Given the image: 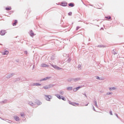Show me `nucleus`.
Masks as SVG:
<instances>
[{
    "label": "nucleus",
    "instance_id": "f257e3e1",
    "mask_svg": "<svg viewBox=\"0 0 124 124\" xmlns=\"http://www.w3.org/2000/svg\"><path fill=\"white\" fill-rule=\"evenodd\" d=\"M54 87L53 84H49L48 85H46L43 87V89L45 90H48V89H50V88H53Z\"/></svg>",
    "mask_w": 124,
    "mask_h": 124
},
{
    "label": "nucleus",
    "instance_id": "f03ea898",
    "mask_svg": "<svg viewBox=\"0 0 124 124\" xmlns=\"http://www.w3.org/2000/svg\"><path fill=\"white\" fill-rule=\"evenodd\" d=\"M51 65L52 66V67H54L55 68V69H56L57 70H62V68H60V67H58V66H57L56 65L51 64Z\"/></svg>",
    "mask_w": 124,
    "mask_h": 124
},
{
    "label": "nucleus",
    "instance_id": "7ed1b4c3",
    "mask_svg": "<svg viewBox=\"0 0 124 124\" xmlns=\"http://www.w3.org/2000/svg\"><path fill=\"white\" fill-rule=\"evenodd\" d=\"M28 104H29V105H30V106H32V107H33V108H36V106L35 104L32 103V102H29L28 103Z\"/></svg>",
    "mask_w": 124,
    "mask_h": 124
},
{
    "label": "nucleus",
    "instance_id": "20e7f679",
    "mask_svg": "<svg viewBox=\"0 0 124 124\" xmlns=\"http://www.w3.org/2000/svg\"><path fill=\"white\" fill-rule=\"evenodd\" d=\"M45 96L46 100H47V101H50V100H51V97H52V96L45 95Z\"/></svg>",
    "mask_w": 124,
    "mask_h": 124
},
{
    "label": "nucleus",
    "instance_id": "39448f33",
    "mask_svg": "<svg viewBox=\"0 0 124 124\" xmlns=\"http://www.w3.org/2000/svg\"><path fill=\"white\" fill-rule=\"evenodd\" d=\"M7 102H8V100L7 99H4V100L0 102V104H6Z\"/></svg>",
    "mask_w": 124,
    "mask_h": 124
},
{
    "label": "nucleus",
    "instance_id": "423d86ee",
    "mask_svg": "<svg viewBox=\"0 0 124 124\" xmlns=\"http://www.w3.org/2000/svg\"><path fill=\"white\" fill-rule=\"evenodd\" d=\"M14 76V74L10 73L7 75L6 78H7L8 79H10V78H11V77H12V76Z\"/></svg>",
    "mask_w": 124,
    "mask_h": 124
},
{
    "label": "nucleus",
    "instance_id": "0eeeda50",
    "mask_svg": "<svg viewBox=\"0 0 124 124\" xmlns=\"http://www.w3.org/2000/svg\"><path fill=\"white\" fill-rule=\"evenodd\" d=\"M14 119L16 122H19L20 121V118L17 116H14Z\"/></svg>",
    "mask_w": 124,
    "mask_h": 124
},
{
    "label": "nucleus",
    "instance_id": "6e6552de",
    "mask_svg": "<svg viewBox=\"0 0 124 124\" xmlns=\"http://www.w3.org/2000/svg\"><path fill=\"white\" fill-rule=\"evenodd\" d=\"M50 78V77L45 78H44L41 79L40 81V82H42V81H46V80H49Z\"/></svg>",
    "mask_w": 124,
    "mask_h": 124
},
{
    "label": "nucleus",
    "instance_id": "1a4fd4ad",
    "mask_svg": "<svg viewBox=\"0 0 124 124\" xmlns=\"http://www.w3.org/2000/svg\"><path fill=\"white\" fill-rule=\"evenodd\" d=\"M69 104H70L71 105H73V106H76V105H79V104H78V103H73L70 101L69 102Z\"/></svg>",
    "mask_w": 124,
    "mask_h": 124
},
{
    "label": "nucleus",
    "instance_id": "9d476101",
    "mask_svg": "<svg viewBox=\"0 0 124 124\" xmlns=\"http://www.w3.org/2000/svg\"><path fill=\"white\" fill-rule=\"evenodd\" d=\"M80 80L81 78H74V82H78V81H80Z\"/></svg>",
    "mask_w": 124,
    "mask_h": 124
},
{
    "label": "nucleus",
    "instance_id": "9b49d317",
    "mask_svg": "<svg viewBox=\"0 0 124 124\" xmlns=\"http://www.w3.org/2000/svg\"><path fill=\"white\" fill-rule=\"evenodd\" d=\"M1 54L3 55H8V54H9V51L8 50H5L4 52H2Z\"/></svg>",
    "mask_w": 124,
    "mask_h": 124
},
{
    "label": "nucleus",
    "instance_id": "f8f14e48",
    "mask_svg": "<svg viewBox=\"0 0 124 124\" xmlns=\"http://www.w3.org/2000/svg\"><path fill=\"white\" fill-rule=\"evenodd\" d=\"M41 67H49V65L45 64V63H42L41 64Z\"/></svg>",
    "mask_w": 124,
    "mask_h": 124
},
{
    "label": "nucleus",
    "instance_id": "ddd939ff",
    "mask_svg": "<svg viewBox=\"0 0 124 124\" xmlns=\"http://www.w3.org/2000/svg\"><path fill=\"white\" fill-rule=\"evenodd\" d=\"M67 81H68V82H74V78H68L67 79Z\"/></svg>",
    "mask_w": 124,
    "mask_h": 124
},
{
    "label": "nucleus",
    "instance_id": "4468645a",
    "mask_svg": "<svg viewBox=\"0 0 124 124\" xmlns=\"http://www.w3.org/2000/svg\"><path fill=\"white\" fill-rule=\"evenodd\" d=\"M31 86H32V87H33L34 86H41V84H40V83H36L32 84Z\"/></svg>",
    "mask_w": 124,
    "mask_h": 124
},
{
    "label": "nucleus",
    "instance_id": "2eb2a0df",
    "mask_svg": "<svg viewBox=\"0 0 124 124\" xmlns=\"http://www.w3.org/2000/svg\"><path fill=\"white\" fill-rule=\"evenodd\" d=\"M0 35H4L5 34V31L4 30H2L0 32Z\"/></svg>",
    "mask_w": 124,
    "mask_h": 124
},
{
    "label": "nucleus",
    "instance_id": "dca6fc26",
    "mask_svg": "<svg viewBox=\"0 0 124 124\" xmlns=\"http://www.w3.org/2000/svg\"><path fill=\"white\" fill-rule=\"evenodd\" d=\"M35 104H37V105H41L42 103L38 100H37L35 102Z\"/></svg>",
    "mask_w": 124,
    "mask_h": 124
},
{
    "label": "nucleus",
    "instance_id": "f3484780",
    "mask_svg": "<svg viewBox=\"0 0 124 124\" xmlns=\"http://www.w3.org/2000/svg\"><path fill=\"white\" fill-rule=\"evenodd\" d=\"M29 33L31 36H33V35H34V33H33V31L31 30L30 31Z\"/></svg>",
    "mask_w": 124,
    "mask_h": 124
},
{
    "label": "nucleus",
    "instance_id": "a211bd4d",
    "mask_svg": "<svg viewBox=\"0 0 124 124\" xmlns=\"http://www.w3.org/2000/svg\"><path fill=\"white\" fill-rule=\"evenodd\" d=\"M59 93L61 95H63L64 94V91H62V90H61L60 91H59Z\"/></svg>",
    "mask_w": 124,
    "mask_h": 124
},
{
    "label": "nucleus",
    "instance_id": "6ab92c4d",
    "mask_svg": "<svg viewBox=\"0 0 124 124\" xmlns=\"http://www.w3.org/2000/svg\"><path fill=\"white\" fill-rule=\"evenodd\" d=\"M93 103L94 104V106H95V107H96V108H98V106H97V102H96V101H94Z\"/></svg>",
    "mask_w": 124,
    "mask_h": 124
},
{
    "label": "nucleus",
    "instance_id": "aec40b11",
    "mask_svg": "<svg viewBox=\"0 0 124 124\" xmlns=\"http://www.w3.org/2000/svg\"><path fill=\"white\" fill-rule=\"evenodd\" d=\"M67 91H72L73 88L72 87H67Z\"/></svg>",
    "mask_w": 124,
    "mask_h": 124
},
{
    "label": "nucleus",
    "instance_id": "412c9836",
    "mask_svg": "<svg viewBox=\"0 0 124 124\" xmlns=\"http://www.w3.org/2000/svg\"><path fill=\"white\" fill-rule=\"evenodd\" d=\"M55 96H57L59 99H62V97H61V95L59 94H55Z\"/></svg>",
    "mask_w": 124,
    "mask_h": 124
},
{
    "label": "nucleus",
    "instance_id": "4be33fe9",
    "mask_svg": "<svg viewBox=\"0 0 124 124\" xmlns=\"http://www.w3.org/2000/svg\"><path fill=\"white\" fill-rule=\"evenodd\" d=\"M69 6H71V7H73V6H74V3H70L68 4Z\"/></svg>",
    "mask_w": 124,
    "mask_h": 124
},
{
    "label": "nucleus",
    "instance_id": "5701e85b",
    "mask_svg": "<svg viewBox=\"0 0 124 124\" xmlns=\"http://www.w3.org/2000/svg\"><path fill=\"white\" fill-rule=\"evenodd\" d=\"M17 23H18V21L17 20H15L13 26H16V24H17Z\"/></svg>",
    "mask_w": 124,
    "mask_h": 124
},
{
    "label": "nucleus",
    "instance_id": "b1692460",
    "mask_svg": "<svg viewBox=\"0 0 124 124\" xmlns=\"http://www.w3.org/2000/svg\"><path fill=\"white\" fill-rule=\"evenodd\" d=\"M20 115L22 117V118H25V113H21Z\"/></svg>",
    "mask_w": 124,
    "mask_h": 124
},
{
    "label": "nucleus",
    "instance_id": "393cba45",
    "mask_svg": "<svg viewBox=\"0 0 124 124\" xmlns=\"http://www.w3.org/2000/svg\"><path fill=\"white\" fill-rule=\"evenodd\" d=\"M61 99L62 100H64V101H65L66 100V98H65V97L62 96H61Z\"/></svg>",
    "mask_w": 124,
    "mask_h": 124
},
{
    "label": "nucleus",
    "instance_id": "a878e982",
    "mask_svg": "<svg viewBox=\"0 0 124 124\" xmlns=\"http://www.w3.org/2000/svg\"><path fill=\"white\" fill-rule=\"evenodd\" d=\"M62 6H66L67 5V3H66L62 2Z\"/></svg>",
    "mask_w": 124,
    "mask_h": 124
},
{
    "label": "nucleus",
    "instance_id": "bb28decb",
    "mask_svg": "<svg viewBox=\"0 0 124 124\" xmlns=\"http://www.w3.org/2000/svg\"><path fill=\"white\" fill-rule=\"evenodd\" d=\"M97 47H98L99 48H104V47L105 46L103 45H98Z\"/></svg>",
    "mask_w": 124,
    "mask_h": 124
},
{
    "label": "nucleus",
    "instance_id": "cd10ccee",
    "mask_svg": "<svg viewBox=\"0 0 124 124\" xmlns=\"http://www.w3.org/2000/svg\"><path fill=\"white\" fill-rule=\"evenodd\" d=\"M6 10H7V11H9V10H11V8L10 7L6 8Z\"/></svg>",
    "mask_w": 124,
    "mask_h": 124
},
{
    "label": "nucleus",
    "instance_id": "c85d7f7f",
    "mask_svg": "<svg viewBox=\"0 0 124 124\" xmlns=\"http://www.w3.org/2000/svg\"><path fill=\"white\" fill-rule=\"evenodd\" d=\"M113 93L112 92H108L107 93V95H110V94H112Z\"/></svg>",
    "mask_w": 124,
    "mask_h": 124
},
{
    "label": "nucleus",
    "instance_id": "c756f323",
    "mask_svg": "<svg viewBox=\"0 0 124 124\" xmlns=\"http://www.w3.org/2000/svg\"><path fill=\"white\" fill-rule=\"evenodd\" d=\"M105 18L106 19H108V20H110L111 19V16H106Z\"/></svg>",
    "mask_w": 124,
    "mask_h": 124
},
{
    "label": "nucleus",
    "instance_id": "7c9ffc66",
    "mask_svg": "<svg viewBox=\"0 0 124 124\" xmlns=\"http://www.w3.org/2000/svg\"><path fill=\"white\" fill-rule=\"evenodd\" d=\"M71 62V59L70 58H69L67 61V62Z\"/></svg>",
    "mask_w": 124,
    "mask_h": 124
},
{
    "label": "nucleus",
    "instance_id": "2f4dec72",
    "mask_svg": "<svg viewBox=\"0 0 124 124\" xmlns=\"http://www.w3.org/2000/svg\"><path fill=\"white\" fill-rule=\"evenodd\" d=\"M68 15L69 16H71V15H72V12H69L68 13Z\"/></svg>",
    "mask_w": 124,
    "mask_h": 124
},
{
    "label": "nucleus",
    "instance_id": "473e14b6",
    "mask_svg": "<svg viewBox=\"0 0 124 124\" xmlns=\"http://www.w3.org/2000/svg\"><path fill=\"white\" fill-rule=\"evenodd\" d=\"M76 88H77V91H78L79 89H81V87L79 86V87H78Z\"/></svg>",
    "mask_w": 124,
    "mask_h": 124
},
{
    "label": "nucleus",
    "instance_id": "72a5a7b5",
    "mask_svg": "<svg viewBox=\"0 0 124 124\" xmlns=\"http://www.w3.org/2000/svg\"><path fill=\"white\" fill-rule=\"evenodd\" d=\"M77 88H74L73 89V92H77Z\"/></svg>",
    "mask_w": 124,
    "mask_h": 124
},
{
    "label": "nucleus",
    "instance_id": "f704fd0d",
    "mask_svg": "<svg viewBox=\"0 0 124 124\" xmlns=\"http://www.w3.org/2000/svg\"><path fill=\"white\" fill-rule=\"evenodd\" d=\"M115 116L117 117V118H118V119H119V116L118 115V114L115 113Z\"/></svg>",
    "mask_w": 124,
    "mask_h": 124
},
{
    "label": "nucleus",
    "instance_id": "c9c22d12",
    "mask_svg": "<svg viewBox=\"0 0 124 124\" xmlns=\"http://www.w3.org/2000/svg\"><path fill=\"white\" fill-rule=\"evenodd\" d=\"M96 79H98V80H101V79H100V78L99 77H97Z\"/></svg>",
    "mask_w": 124,
    "mask_h": 124
},
{
    "label": "nucleus",
    "instance_id": "e433bc0d",
    "mask_svg": "<svg viewBox=\"0 0 124 124\" xmlns=\"http://www.w3.org/2000/svg\"><path fill=\"white\" fill-rule=\"evenodd\" d=\"M111 89H112V90H116V87H113L111 88Z\"/></svg>",
    "mask_w": 124,
    "mask_h": 124
},
{
    "label": "nucleus",
    "instance_id": "4c0bfd02",
    "mask_svg": "<svg viewBox=\"0 0 124 124\" xmlns=\"http://www.w3.org/2000/svg\"><path fill=\"white\" fill-rule=\"evenodd\" d=\"M79 29H80V27H79V26H78V27H77L76 30H77V31H78V30H79Z\"/></svg>",
    "mask_w": 124,
    "mask_h": 124
},
{
    "label": "nucleus",
    "instance_id": "58836bf2",
    "mask_svg": "<svg viewBox=\"0 0 124 124\" xmlns=\"http://www.w3.org/2000/svg\"><path fill=\"white\" fill-rule=\"evenodd\" d=\"M7 121H9V122H8V121H7V123H9V124H11V123H12V121H11L8 120H7Z\"/></svg>",
    "mask_w": 124,
    "mask_h": 124
},
{
    "label": "nucleus",
    "instance_id": "ea45409f",
    "mask_svg": "<svg viewBox=\"0 0 124 124\" xmlns=\"http://www.w3.org/2000/svg\"><path fill=\"white\" fill-rule=\"evenodd\" d=\"M109 114L113 116V113H112V111H109Z\"/></svg>",
    "mask_w": 124,
    "mask_h": 124
},
{
    "label": "nucleus",
    "instance_id": "a19ab883",
    "mask_svg": "<svg viewBox=\"0 0 124 124\" xmlns=\"http://www.w3.org/2000/svg\"><path fill=\"white\" fill-rule=\"evenodd\" d=\"M82 94H83V95H85V96L87 97V94H86V93H82Z\"/></svg>",
    "mask_w": 124,
    "mask_h": 124
},
{
    "label": "nucleus",
    "instance_id": "79ce46f5",
    "mask_svg": "<svg viewBox=\"0 0 124 124\" xmlns=\"http://www.w3.org/2000/svg\"><path fill=\"white\" fill-rule=\"evenodd\" d=\"M24 53H25V54H26V55L28 54V51H25L24 52Z\"/></svg>",
    "mask_w": 124,
    "mask_h": 124
},
{
    "label": "nucleus",
    "instance_id": "37998d69",
    "mask_svg": "<svg viewBox=\"0 0 124 124\" xmlns=\"http://www.w3.org/2000/svg\"><path fill=\"white\" fill-rule=\"evenodd\" d=\"M93 111H95V108H94V107L93 106Z\"/></svg>",
    "mask_w": 124,
    "mask_h": 124
},
{
    "label": "nucleus",
    "instance_id": "c03bdc74",
    "mask_svg": "<svg viewBox=\"0 0 124 124\" xmlns=\"http://www.w3.org/2000/svg\"><path fill=\"white\" fill-rule=\"evenodd\" d=\"M113 55H116V54H117V53H116V52H113Z\"/></svg>",
    "mask_w": 124,
    "mask_h": 124
},
{
    "label": "nucleus",
    "instance_id": "a18cd8bd",
    "mask_svg": "<svg viewBox=\"0 0 124 124\" xmlns=\"http://www.w3.org/2000/svg\"><path fill=\"white\" fill-rule=\"evenodd\" d=\"M109 91H112V88H109Z\"/></svg>",
    "mask_w": 124,
    "mask_h": 124
},
{
    "label": "nucleus",
    "instance_id": "49530a36",
    "mask_svg": "<svg viewBox=\"0 0 124 124\" xmlns=\"http://www.w3.org/2000/svg\"><path fill=\"white\" fill-rule=\"evenodd\" d=\"M88 105H89V103L87 104L84 105V106H88Z\"/></svg>",
    "mask_w": 124,
    "mask_h": 124
},
{
    "label": "nucleus",
    "instance_id": "de8ad7c7",
    "mask_svg": "<svg viewBox=\"0 0 124 124\" xmlns=\"http://www.w3.org/2000/svg\"><path fill=\"white\" fill-rule=\"evenodd\" d=\"M17 81H20V78H17Z\"/></svg>",
    "mask_w": 124,
    "mask_h": 124
},
{
    "label": "nucleus",
    "instance_id": "09e8293b",
    "mask_svg": "<svg viewBox=\"0 0 124 124\" xmlns=\"http://www.w3.org/2000/svg\"><path fill=\"white\" fill-rule=\"evenodd\" d=\"M84 23H85V24H86V25H88V23H86V22H84Z\"/></svg>",
    "mask_w": 124,
    "mask_h": 124
},
{
    "label": "nucleus",
    "instance_id": "8fccbe9b",
    "mask_svg": "<svg viewBox=\"0 0 124 124\" xmlns=\"http://www.w3.org/2000/svg\"><path fill=\"white\" fill-rule=\"evenodd\" d=\"M1 120H3V118H1Z\"/></svg>",
    "mask_w": 124,
    "mask_h": 124
},
{
    "label": "nucleus",
    "instance_id": "3c124183",
    "mask_svg": "<svg viewBox=\"0 0 124 124\" xmlns=\"http://www.w3.org/2000/svg\"><path fill=\"white\" fill-rule=\"evenodd\" d=\"M78 66L80 67V65H79Z\"/></svg>",
    "mask_w": 124,
    "mask_h": 124
},
{
    "label": "nucleus",
    "instance_id": "603ef678",
    "mask_svg": "<svg viewBox=\"0 0 124 124\" xmlns=\"http://www.w3.org/2000/svg\"><path fill=\"white\" fill-rule=\"evenodd\" d=\"M0 45H2V44H0Z\"/></svg>",
    "mask_w": 124,
    "mask_h": 124
}]
</instances>
